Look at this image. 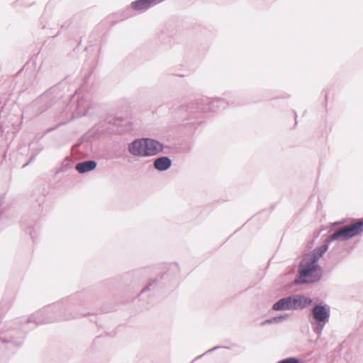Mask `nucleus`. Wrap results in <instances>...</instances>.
Returning a JSON list of instances; mask_svg holds the SVG:
<instances>
[{
	"label": "nucleus",
	"instance_id": "412c9836",
	"mask_svg": "<svg viewBox=\"0 0 363 363\" xmlns=\"http://www.w3.org/2000/svg\"><path fill=\"white\" fill-rule=\"evenodd\" d=\"M62 165H63V167H68V166H69V161L68 160L67 158H66L65 160V161L62 163Z\"/></svg>",
	"mask_w": 363,
	"mask_h": 363
},
{
	"label": "nucleus",
	"instance_id": "ddd939ff",
	"mask_svg": "<svg viewBox=\"0 0 363 363\" xmlns=\"http://www.w3.org/2000/svg\"><path fill=\"white\" fill-rule=\"evenodd\" d=\"M291 299L290 296L279 299L273 304L272 309L277 311L292 310Z\"/></svg>",
	"mask_w": 363,
	"mask_h": 363
},
{
	"label": "nucleus",
	"instance_id": "7ed1b4c3",
	"mask_svg": "<svg viewBox=\"0 0 363 363\" xmlns=\"http://www.w3.org/2000/svg\"><path fill=\"white\" fill-rule=\"evenodd\" d=\"M309 322L313 331L320 336L330 317V307L323 302L315 303L311 309Z\"/></svg>",
	"mask_w": 363,
	"mask_h": 363
},
{
	"label": "nucleus",
	"instance_id": "6ab92c4d",
	"mask_svg": "<svg viewBox=\"0 0 363 363\" xmlns=\"http://www.w3.org/2000/svg\"><path fill=\"white\" fill-rule=\"evenodd\" d=\"M36 157H37V156H36V154H33V153H32V155H31V156H30V157L29 160H28L26 164H23V167H26V166H28L30 162H33V161L35 160Z\"/></svg>",
	"mask_w": 363,
	"mask_h": 363
},
{
	"label": "nucleus",
	"instance_id": "b1692460",
	"mask_svg": "<svg viewBox=\"0 0 363 363\" xmlns=\"http://www.w3.org/2000/svg\"><path fill=\"white\" fill-rule=\"evenodd\" d=\"M74 97H75V96H74V95H72V98H71V101H72V102H71V103H72H72H74Z\"/></svg>",
	"mask_w": 363,
	"mask_h": 363
},
{
	"label": "nucleus",
	"instance_id": "a211bd4d",
	"mask_svg": "<svg viewBox=\"0 0 363 363\" xmlns=\"http://www.w3.org/2000/svg\"><path fill=\"white\" fill-rule=\"evenodd\" d=\"M221 347H222L221 346H216V347H213V348H211V349H209V350H207L206 352H204L203 354H201V355L198 356V357L195 359V360H196V359H198L201 358L204 354H207V353L215 351V350H218V349H219V348H221ZM223 347V348H228V347Z\"/></svg>",
	"mask_w": 363,
	"mask_h": 363
},
{
	"label": "nucleus",
	"instance_id": "aec40b11",
	"mask_svg": "<svg viewBox=\"0 0 363 363\" xmlns=\"http://www.w3.org/2000/svg\"><path fill=\"white\" fill-rule=\"evenodd\" d=\"M43 150V146H40V147H38L36 149H33L32 150V153L33 154H36V156H37Z\"/></svg>",
	"mask_w": 363,
	"mask_h": 363
},
{
	"label": "nucleus",
	"instance_id": "5701e85b",
	"mask_svg": "<svg viewBox=\"0 0 363 363\" xmlns=\"http://www.w3.org/2000/svg\"><path fill=\"white\" fill-rule=\"evenodd\" d=\"M345 223V221H344V220H342V221H341V222H335V223H334V225H337L342 224V223Z\"/></svg>",
	"mask_w": 363,
	"mask_h": 363
},
{
	"label": "nucleus",
	"instance_id": "dca6fc26",
	"mask_svg": "<svg viewBox=\"0 0 363 363\" xmlns=\"http://www.w3.org/2000/svg\"><path fill=\"white\" fill-rule=\"evenodd\" d=\"M3 201L0 200V231L4 228L5 223H4V212L1 209Z\"/></svg>",
	"mask_w": 363,
	"mask_h": 363
},
{
	"label": "nucleus",
	"instance_id": "4468645a",
	"mask_svg": "<svg viewBox=\"0 0 363 363\" xmlns=\"http://www.w3.org/2000/svg\"><path fill=\"white\" fill-rule=\"evenodd\" d=\"M156 0H136L131 3V7L135 11L147 10L155 4Z\"/></svg>",
	"mask_w": 363,
	"mask_h": 363
},
{
	"label": "nucleus",
	"instance_id": "0eeeda50",
	"mask_svg": "<svg viewBox=\"0 0 363 363\" xmlns=\"http://www.w3.org/2000/svg\"><path fill=\"white\" fill-rule=\"evenodd\" d=\"M331 235L326 239L325 242L315 248L313 249L311 254L306 255L304 258H308V260L312 261L316 264H318V259L321 257L325 252L328 250L329 247V245L333 240H330Z\"/></svg>",
	"mask_w": 363,
	"mask_h": 363
},
{
	"label": "nucleus",
	"instance_id": "39448f33",
	"mask_svg": "<svg viewBox=\"0 0 363 363\" xmlns=\"http://www.w3.org/2000/svg\"><path fill=\"white\" fill-rule=\"evenodd\" d=\"M163 149V144L158 140L150 138H145V157L155 156L162 152Z\"/></svg>",
	"mask_w": 363,
	"mask_h": 363
},
{
	"label": "nucleus",
	"instance_id": "f257e3e1",
	"mask_svg": "<svg viewBox=\"0 0 363 363\" xmlns=\"http://www.w3.org/2000/svg\"><path fill=\"white\" fill-rule=\"evenodd\" d=\"M240 102L235 100V96L227 94L225 99L217 98L215 99H205L201 100H196V101L190 102L186 105V111L191 115L186 118L187 121L191 118L196 120L186 123V125L191 124L196 128L197 126L201 123L199 118L202 112H217L220 110L225 109L228 105H239Z\"/></svg>",
	"mask_w": 363,
	"mask_h": 363
},
{
	"label": "nucleus",
	"instance_id": "2eb2a0df",
	"mask_svg": "<svg viewBox=\"0 0 363 363\" xmlns=\"http://www.w3.org/2000/svg\"><path fill=\"white\" fill-rule=\"evenodd\" d=\"M288 318L287 315H280L278 316L272 317L271 318H268L262 323V325L267 324H272V323H279L283 322Z\"/></svg>",
	"mask_w": 363,
	"mask_h": 363
},
{
	"label": "nucleus",
	"instance_id": "f3484780",
	"mask_svg": "<svg viewBox=\"0 0 363 363\" xmlns=\"http://www.w3.org/2000/svg\"><path fill=\"white\" fill-rule=\"evenodd\" d=\"M25 231L30 234L31 238L34 240L35 236V232L33 227H26L24 226Z\"/></svg>",
	"mask_w": 363,
	"mask_h": 363
},
{
	"label": "nucleus",
	"instance_id": "4be33fe9",
	"mask_svg": "<svg viewBox=\"0 0 363 363\" xmlns=\"http://www.w3.org/2000/svg\"><path fill=\"white\" fill-rule=\"evenodd\" d=\"M171 268L179 271L178 266L177 263H174L171 264Z\"/></svg>",
	"mask_w": 363,
	"mask_h": 363
},
{
	"label": "nucleus",
	"instance_id": "1a4fd4ad",
	"mask_svg": "<svg viewBox=\"0 0 363 363\" xmlns=\"http://www.w3.org/2000/svg\"><path fill=\"white\" fill-rule=\"evenodd\" d=\"M89 102L84 96L79 97L75 104V108L72 112V118L73 119L85 116L89 110Z\"/></svg>",
	"mask_w": 363,
	"mask_h": 363
},
{
	"label": "nucleus",
	"instance_id": "423d86ee",
	"mask_svg": "<svg viewBox=\"0 0 363 363\" xmlns=\"http://www.w3.org/2000/svg\"><path fill=\"white\" fill-rule=\"evenodd\" d=\"M292 310H302L313 303V299L302 294L291 295Z\"/></svg>",
	"mask_w": 363,
	"mask_h": 363
},
{
	"label": "nucleus",
	"instance_id": "20e7f679",
	"mask_svg": "<svg viewBox=\"0 0 363 363\" xmlns=\"http://www.w3.org/2000/svg\"><path fill=\"white\" fill-rule=\"evenodd\" d=\"M363 233V218L351 225L344 226L331 234L330 240H348Z\"/></svg>",
	"mask_w": 363,
	"mask_h": 363
},
{
	"label": "nucleus",
	"instance_id": "9b49d317",
	"mask_svg": "<svg viewBox=\"0 0 363 363\" xmlns=\"http://www.w3.org/2000/svg\"><path fill=\"white\" fill-rule=\"evenodd\" d=\"M172 160L167 156L158 157L153 162L154 168L159 172L168 170L172 167Z\"/></svg>",
	"mask_w": 363,
	"mask_h": 363
},
{
	"label": "nucleus",
	"instance_id": "f03ea898",
	"mask_svg": "<svg viewBox=\"0 0 363 363\" xmlns=\"http://www.w3.org/2000/svg\"><path fill=\"white\" fill-rule=\"evenodd\" d=\"M322 275V268L318 264L303 258L298 265V275L294 283L296 285L314 284L320 280Z\"/></svg>",
	"mask_w": 363,
	"mask_h": 363
},
{
	"label": "nucleus",
	"instance_id": "9d476101",
	"mask_svg": "<svg viewBox=\"0 0 363 363\" xmlns=\"http://www.w3.org/2000/svg\"><path fill=\"white\" fill-rule=\"evenodd\" d=\"M168 277V273L165 272L162 274L159 278L150 279L147 285L141 290L140 293H145L148 291H158L162 286V281L166 279Z\"/></svg>",
	"mask_w": 363,
	"mask_h": 363
},
{
	"label": "nucleus",
	"instance_id": "6e6552de",
	"mask_svg": "<svg viewBox=\"0 0 363 363\" xmlns=\"http://www.w3.org/2000/svg\"><path fill=\"white\" fill-rule=\"evenodd\" d=\"M128 149L135 157H145V138L135 139L128 145Z\"/></svg>",
	"mask_w": 363,
	"mask_h": 363
},
{
	"label": "nucleus",
	"instance_id": "f8f14e48",
	"mask_svg": "<svg viewBox=\"0 0 363 363\" xmlns=\"http://www.w3.org/2000/svg\"><path fill=\"white\" fill-rule=\"evenodd\" d=\"M97 167V162L94 160H85L78 162L75 166V169L79 174H85L94 170Z\"/></svg>",
	"mask_w": 363,
	"mask_h": 363
}]
</instances>
